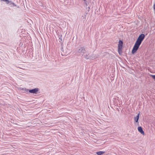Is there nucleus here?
I'll return each instance as SVG.
<instances>
[{
    "instance_id": "f8f14e48",
    "label": "nucleus",
    "mask_w": 155,
    "mask_h": 155,
    "mask_svg": "<svg viewBox=\"0 0 155 155\" xmlns=\"http://www.w3.org/2000/svg\"><path fill=\"white\" fill-rule=\"evenodd\" d=\"M11 5L12 6H16V5H15L13 2H12L11 1H10V2L9 4Z\"/></svg>"
},
{
    "instance_id": "f257e3e1",
    "label": "nucleus",
    "mask_w": 155,
    "mask_h": 155,
    "mask_svg": "<svg viewBox=\"0 0 155 155\" xmlns=\"http://www.w3.org/2000/svg\"><path fill=\"white\" fill-rule=\"evenodd\" d=\"M141 44L137 41H136L132 51V53L134 54L136 52Z\"/></svg>"
},
{
    "instance_id": "7ed1b4c3",
    "label": "nucleus",
    "mask_w": 155,
    "mask_h": 155,
    "mask_svg": "<svg viewBox=\"0 0 155 155\" xmlns=\"http://www.w3.org/2000/svg\"><path fill=\"white\" fill-rule=\"evenodd\" d=\"M85 50L84 47H80L78 48L77 53L80 55H83L85 53Z\"/></svg>"
},
{
    "instance_id": "f03ea898",
    "label": "nucleus",
    "mask_w": 155,
    "mask_h": 155,
    "mask_svg": "<svg viewBox=\"0 0 155 155\" xmlns=\"http://www.w3.org/2000/svg\"><path fill=\"white\" fill-rule=\"evenodd\" d=\"M25 91L26 92L28 91L30 93L37 94L39 91V89L38 88H36L35 89L28 90V89L25 88Z\"/></svg>"
},
{
    "instance_id": "ddd939ff",
    "label": "nucleus",
    "mask_w": 155,
    "mask_h": 155,
    "mask_svg": "<svg viewBox=\"0 0 155 155\" xmlns=\"http://www.w3.org/2000/svg\"><path fill=\"white\" fill-rule=\"evenodd\" d=\"M151 76L152 77L154 81H155V75H151Z\"/></svg>"
},
{
    "instance_id": "20e7f679",
    "label": "nucleus",
    "mask_w": 155,
    "mask_h": 155,
    "mask_svg": "<svg viewBox=\"0 0 155 155\" xmlns=\"http://www.w3.org/2000/svg\"><path fill=\"white\" fill-rule=\"evenodd\" d=\"M123 45V41H119L118 44V51L119 54H120L121 52Z\"/></svg>"
},
{
    "instance_id": "0eeeda50",
    "label": "nucleus",
    "mask_w": 155,
    "mask_h": 155,
    "mask_svg": "<svg viewBox=\"0 0 155 155\" xmlns=\"http://www.w3.org/2000/svg\"><path fill=\"white\" fill-rule=\"evenodd\" d=\"M138 131L140 133L144 135V131H143L142 128L141 127H138Z\"/></svg>"
},
{
    "instance_id": "39448f33",
    "label": "nucleus",
    "mask_w": 155,
    "mask_h": 155,
    "mask_svg": "<svg viewBox=\"0 0 155 155\" xmlns=\"http://www.w3.org/2000/svg\"><path fill=\"white\" fill-rule=\"evenodd\" d=\"M144 37H145L144 35L143 34H141L140 35H139V37H138L137 39V40L136 41L138 42H139L141 43L142 41L144 39Z\"/></svg>"
},
{
    "instance_id": "9b49d317",
    "label": "nucleus",
    "mask_w": 155,
    "mask_h": 155,
    "mask_svg": "<svg viewBox=\"0 0 155 155\" xmlns=\"http://www.w3.org/2000/svg\"><path fill=\"white\" fill-rule=\"evenodd\" d=\"M105 152L102 151H100L96 152L97 154L98 155H101L104 153Z\"/></svg>"
},
{
    "instance_id": "1a4fd4ad",
    "label": "nucleus",
    "mask_w": 155,
    "mask_h": 155,
    "mask_svg": "<svg viewBox=\"0 0 155 155\" xmlns=\"http://www.w3.org/2000/svg\"><path fill=\"white\" fill-rule=\"evenodd\" d=\"M97 57L95 56V55L94 54H92L91 55V58H90V60H94Z\"/></svg>"
},
{
    "instance_id": "9d476101",
    "label": "nucleus",
    "mask_w": 155,
    "mask_h": 155,
    "mask_svg": "<svg viewBox=\"0 0 155 155\" xmlns=\"http://www.w3.org/2000/svg\"><path fill=\"white\" fill-rule=\"evenodd\" d=\"M0 1L1 2H5L7 4H8L10 2V1L8 0H0Z\"/></svg>"
},
{
    "instance_id": "6e6552de",
    "label": "nucleus",
    "mask_w": 155,
    "mask_h": 155,
    "mask_svg": "<svg viewBox=\"0 0 155 155\" xmlns=\"http://www.w3.org/2000/svg\"><path fill=\"white\" fill-rule=\"evenodd\" d=\"M139 115H140V113H139L137 115V116L135 117H134V120L135 122L137 123L138 122V120L139 118Z\"/></svg>"
},
{
    "instance_id": "4468645a",
    "label": "nucleus",
    "mask_w": 155,
    "mask_h": 155,
    "mask_svg": "<svg viewBox=\"0 0 155 155\" xmlns=\"http://www.w3.org/2000/svg\"><path fill=\"white\" fill-rule=\"evenodd\" d=\"M85 5H86V6H87V2H85Z\"/></svg>"
},
{
    "instance_id": "423d86ee",
    "label": "nucleus",
    "mask_w": 155,
    "mask_h": 155,
    "mask_svg": "<svg viewBox=\"0 0 155 155\" xmlns=\"http://www.w3.org/2000/svg\"><path fill=\"white\" fill-rule=\"evenodd\" d=\"M91 55H89V54L87 52L84 55V58L90 60V58H91Z\"/></svg>"
}]
</instances>
